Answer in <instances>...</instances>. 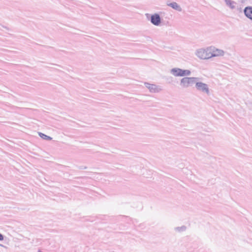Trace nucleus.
Here are the masks:
<instances>
[{"label": "nucleus", "instance_id": "obj_13", "mask_svg": "<svg viewBox=\"0 0 252 252\" xmlns=\"http://www.w3.org/2000/svg\"><path fill=\"white\" fill-rule=\"evenodd\" d=\"M3 239L4 236L2 234L0 233V241H2L3 240Z\"/></svg>", "mask_w": 252, "mask_h": 252}, {"label": "nucleus", "instance_id": "obj_4", "mask_svg": "<svg viewBox=\"0 0 252 252\" xmlns=\"http://www.w3.org/2000/svg\"><path fill=\"white\" fill-rule=\"evenodd\" d=\"M195 87L198 91H201L207 94H209V89L208 85L201 82H197L195 83Z\"/></svg>", "mask_w": 252, "mask_h": 252}, {"label": "nucleus", "instance_id": "obj_8", "mask_svg": "<svg viewBox=\"0 0 252 252\" xmlns=\"http://www.w3.org/2000/svg\"><path fill=\"white\" fill-rule=\"evenodd\" d=\"M224 52L220 49H216V50H214L213 51V52L211 53V55L210 56L212 57H216V56H223L224 55Z\"/></svg>", "mask_w": 252, "mask_h": 252}, {"label": "nucleus", "instance_id": "obj_10", "mask_svg": "<svg viewBox=\"0 0 252 252\" xmlns=\"http://www.w3.org/2000/svg\"><path fill=\"white\" fill-rule=\"evenodd\" d=\"M38 135L41 138L44 140H51L52 139L50 136H48L42 132H38Z\"/></svg>", "mask_w": 252, "mask_h": 252}, {"label": "nucleus", "instance_id": "obj_3", "mask_svg": "<svg viewBox=\"0 0 252 252\" xmlns=\"http://www.w3.org/2000/svg\"><path fill=\"white\" fill-rule=\"evenodd\" d=\"M170 73L175 76L181 77L189 76L191 74V72L189 70L182 69L177 67L171 69Z\"/></svg>", "mask_w": 252, "mask_h": 252}, {"label": "nucleus", "instance_id": "obj_2", "mask_svg": "<svg viewBox=\"0 0 252 252\" xmlns=\"http://www.w3.org/2000/svg\"><path fill=\"white\" fill-rule=\"evenodd\" d=\"M147 19L150 21L151 23L156 26H159L161 22V18L158 13H155L154 14H150L148 13L146 14Z\"/></svg>", "mask_w": 252, "mask_h": 252}, {"label": "nucleus", "instance_id": "obj_14", "mask_svg": "<svg viewBox=\"0 0 252 252\" xmlns=\"http://www.w3.org/2000/svg\"><path fill=\"white\" fill-rule=\"evenodd\" d=\"M0 247H5L4 246H3V245L0 244Z\"/></svg>", "mask_w": 252, "mask_h": 252}, {"label": "nucleus", "instance_id": "obj_12", "mask_svg": "<svg viewBox=\"0 0 252 252\" xmlns=\"http://www.w3.org/2000/svg\"><path fill=\"white\" fill-rule=\"evenodd\" d=\"M78 168L79 169H87V166H80L78 167Z\"/></svg>", "mask_w": 252, "mask_h": 252}, {"label": "nucleus", "instance_id": "obj_7", "mask_svg": "<svg viewBox=\"0 0 252 252\" xmlns=\"http://www.w3.org/2000/svg\"><path fill=\"white\" fill-rule=\"evenodd\" d=\"M168 6L172 7L173 9L181 12L182 10L181 6L176 2H172L167 4Z\"/></svg>", "mask_w": 252, "mask_h": 252}, {"label": "nucleus", "instance_id": "obj_6", "mask_svg": "<svg viewBox=\"0 0 252 252\" xmlns=\"http://www.w3.org/2000/svg\"><path fill=\"white\" fill-rule=\"evenodd\" d=\"M145 86L147 88L151 93H158L159 92L158 89L157 85L151 84L149 83H145Z\"/></svg>", "mask_w": 252, "mask_h": 252}, {"label": "nucleus", "instance_id": "obj_15", "mask_svg": "<svg viewBox=\"0 0 252 252\" xmlns=\"http://www.w3.org/2000/svg\"><path fill=\"white\" fill-rule=\"evenodd\" d=\"M38 252H41V251H38Z\"/></svg>", "mask_w": 252, "mask_h": 252}, {"label": "nucleus", "instance_id": "obj_1", "mask_svg": "<svg viewBox=\"0 0 252 252\" xmlns=\"http://www.w3.org/2000/svg\"><path fill=\"white\" fill-rule=\"evenodd\" d=\"M199 80L197 77H187L183 78L180 81V86L183 88H188L195 84L196 81Z\"/></svg>", "mask_w": 252, "mask_h": 252}, {"label": "nucleus", "instance_id": "obj_5", "mask_svg": "<svg viewBox=\"0 0 252 252\" xmlns=\"http://www.w3.org/2000/svg\"><path fill=\"white\" fill-rule=\"evenodd\" d=\"M196 55L198 58L201 59H207L211 57V56L207 53V51L202 49L197 50Z\"/></svg>", "mask_w": 252, "mask_h": 252}, {"label": "nucleus", "instance_id": "obj_9", "mask_svg": "<svg viewBox=\"0 0 252 252\" xmlns=\"http://www.w3.org/2000/svg\"><path fill=\"white\" fill-rule=\"evenodd\" d=\"M226 5L230 7L231 9L235 8L236 2L231 0H225Z\"/></svg>", "mask_w": 252, "mask_h": 252}, {"label": "nucleus", "instance_id": "obj_11", "mask_svg": "<svg viewBox=\"0 0 252 252\" xmlns=\"http://www.w3.org/2000/svg\"><path fill=\"white\" fill-rule=\"evenodd\" d=\"M187 229V227L185 225L178 226L175 228V230L179 232L185 231Z\"/></svg>", "mask_w": 252, "mask_h": 252}]
</instances>
